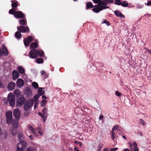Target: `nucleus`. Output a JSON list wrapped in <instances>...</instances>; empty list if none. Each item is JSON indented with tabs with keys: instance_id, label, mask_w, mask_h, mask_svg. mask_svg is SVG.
Instances as JSON below:
<instances>
[{
	"instance_id": "obj_1",
	"label": "nucleus",
	"mask_w": 151,
	"mask_h": 151,
	"mask_svg": "<svg viewBox=\"0 0 151 151\" xmlns=\"http://www.w3.org/2000/svg\"><path fill=\"white\" fill-rule=\"evenodd\" d=\"M113 3V0H103L98 5H97V7L93 8L92 10L94 12L98 13L102 10L109 8V7L106 6L108 4Z\"/></svg>"
},
{
	"instance_id": "obj_2",
	"label": "nucleus",
	"mask_w": 151,
	"mask_h": 151,
	"mask_svg": "<svg viewBox=\"0 0 151 151\" xmlns=\"http://www.w3.org/2000/svg\"><path fill=\"white\" fill-rule=\"evenodd\" d=\"M6 123L8 124H12L13 127L17 128L18 126V122L13 120L12 118V114L11 111L6 112Z\"/></svg>"
},
{
	"instance_id": "obj_3",
	"label": "nucleus",
	"mask_w": 151,
	"mask_h": 151,
	"mask_svg": "<svg viewBox=\"0 0 151 151\" xmlns=\"http://www.w3.org/2000/svg\"><path fill=\"white\" fill-rule=\"evenodd\" d=\"M9 13L11 14H13L14 17L17 18H21L24 17V14L21 11H15L14 9H10Z\"/></svg>"
},
{
	"instance_id": "obj_4",
	"label": "nucleus",
	"mask_w": 151,
	"mask_h": 151,
	"mask_svg": "<svg viewBox=\"0 0 151 151\" xmlns=\"http://www.w3.org/2000/svg\"><path fill=\"white\" fill-rule=\"evenodd\" d=\"M34 101L33 99H29L27 101L24 106V109L25 111L28 110L29 109L32 107L34 104Z\"/></svg>"
},
{
	"instance_id": "obj_5",
	"label": "nucleus",
	"mask_w": 151,
	"mask_h": 151,
	"mask_svg": "<svg viewBox=\"0 0 151 151\" xmlns=\"http://www.w3.org/2000/svg\"><path fill=\"white\" fill-rule=\"evenodd\" d=\"M27 146V143L25 141H22L17 145V151H24Z\"/></svg>"
},
{
	"instance_id": "obj_6",
	"label": "nucleus",
	"mask_w": 151,
	"mask_h": 151,
	"mask_svg": "<svg viewBox=\"0 0 151 151\" xmlns=\"http://www.w3.org/2000/svg\"><path fill=\"white\" fill-rule=\"evenodd\" d=\"M7 99L10 106H14L15 104V97L14 94L11 93H10L8 96Z\"/></svg>"
},
{
	"instance_id": "obj_7",
	"label": "nucleus",
	"mask_w": 151,
	"mask_h": 151,
	"mask_svg": "<svg viewBox=\"0 0 151 151\" xmlns=\"http://www.w3.org/2000/svg\"><path fill=\"white\" fill-rule=\"evenodd\" d=\"M13 115L15 117L17 121L20 119L21 116V111L18 109L16 108L14 109L13 111Z\"/></svg>"
},
{
	"instance_id": "obj_8",
	"label": "nucleus",
	"mask_w": 151,
	"mask_h": 151,
	"mask_svg": "<svg viewBox=\"0 0 151 151\" xmlns=\"http://www.w3.org/2000/svg\"><path fill=\"white\" fill-rule=\"evenodd\" d=\"M3 55L5 56H7L8 55V50L4 46H2L1 49H0V56Z\"/></svg>"
},
{
	"instance_id": "obj_9",
	"label": "nucleus",
	"mask_w": 151,
	"mask_h": 151,
	"mask_svg": "<svg viewBox=\"0 0 151 151\" xmlns=\"http://www.w3.org/2000/svg\"><path fill=\"white\" fill-rule=\"evenodd\" d=\"M25 99V98L23 96L19 97L17 101V106H21L24 104Z\"/></svg>"
},
{
	"instance_id": "obj_10",
	"label": "nucleus",
	"mask_w": 151,
	"mask_h": 151,
	"mask_svg": "<svg viewBox=\"0 0 151 151\" xmlns=\"http://www.w3.org/2000/svg\"><path fill=\"white\" fill-rule=\"evenodd\" d=\"M29 57L32 59L36 58L38 57L36 49H32L30 51Z\"/></svg>"
},
{
	"instance_id": "obj_11",
	"label": "nucleus",
	"mask_w": 151,
	"mask_h": 151,
	"mask_svg": "<svg viewBox=\"0 0 151 151\" xmlns=\"http://www.w3.org/2000/svg\"><path fill=\"white\" fill-rule=\"evenodd\" d=\"M33 37L30 36L24 40V45L26 47H28L30 43L32 41Z\"/></svg>"
},
{
	"instance_id": "obj_12",
	"label": "nucleus",
	"mask_w": 151,
	"mask_h": 151,
	"mask_svg": "<svg viewBox=\"0 0 151 151\" xmlns=\"http://www.w3.org/2000/svg\"><path fill=\"white\" fill-rule=\"evenodd\" d=\"M17 28L18 31H20L24 33L26 31L27 32H29V29L28 26L25 27L24 26H21L17 27Z\"/></svg>"
},
{
	"instance_id": "obj_13",
	"label": "nucleus",
	"mask_w": 151,
	"mask_h": 151,
	"mask_svg": "<svg viewBox=\"0 0 151 151\" xmlns=\"http://www.w3.org/2000/svg\"><path fill=\"white\" fill-rule=\"evenodd\" d=\"M15 83L13 81L10 82L8 84L7 88L9 91H12L15 88Z\"/></svg>"
},
{
	"instance_id": "obj_14",
	"label": "nucleus",
	"mask_w": 151,
	"mask_h": 151,
	"mask_svg": "<svg viewBox=\"0 0 151 151\" xmlns=\"http://www.w3.org/2000/svg\"><path fill=\"white\" fill-rule=\"evenodd\" d=\"M17 85L19 88H21L24 84V82L23 80L21 78H18L17 81Z\"/></svg>"
},
{
	"instance_id": "obj_15",
	"label": "nucleus",
	"mask_w": 151,
	"mask_h": 151,
	"mask_svg": "<svg viewBox=\"0 0 151 151\" xmlns=\"http://www.w3.org/2000/svg\"><path fill=\"white\" fill-rule=\"evenodd\" d=\"M130 147L132 151H138L137 144L136 142H134L133 145L130 144Z\"/></svg>"
},
{
	"instance_id": "obj_16",
	"label": "nucleus",
	"mask_w": 151,
	"mask_h": 151,
	"mask_svg": "<svg viewBox=\"0 0 151 151\" xmlns=\"http://www.w3.org/2000/svg\"><path fill=\"white\" fill-rule=\"evenodd\" d=\"M36 50L37 53L38 57L39 56L40 57H41L44 56V52L42 50H38L37 49Z\"/></svg>"
},
{
	"instance_id": "obj_17",
	"label": "nucleus",
	"mask_w": 151,
	"mask_h": 151,
	"mask_svg": "<svg viewBox=\"0 0 151 151\" xmlns=\"http://www.w3.org/2000/svg\"><path fill=\"white\" fill-rule=\"evenodd\" d=\"M13 78L14 80H16L18 77L19 73L17 71L14 70L13 72Z\"/></svg>"
},
{
	"instance_id": "obj_18",
	"label": "nucleus",
	"mask_w": 151,
	"mask_h": 151,
	"mask_svg": "<svg viewBox=\"0 0 151 151\" xmlns=\"http://www.w3.org/2000/svg\"><path fill=\"white\" fill-rule=\"evenodd\" d=\"M27 127L31 131L32 133L35 136L37 137V134L34 130V128L32 126L30 125H29Z\"/></svg>"
},
{
	"instance_id": "obj_19",
	"label": "nucleus",
	"mask_w": 151,
	"mask_h": 151,
	"mask_svg": "<svg viewBox=\"0 0 151 151\" xmlns=\"http://www.w3.org/2000/svg\"><path fill=\"white\" fill-rule=\"evenodd\" d=\"M114 13L115 15L117 17H121L124 18L125 17L122 14L121 12H120L119 11H114Z\"/></svg>"
},
{
	"instance_id": "obj_20",
	"label": "nucleus",
	"mask_w": 151,
	"mask_h": 151,
	"mask_svg": "<svg viewBox=\"0 0 151 151\" xmlns=\"http://www.w3.org/2000/svg\"><path fill=\"white\" fill-rule=\"evenodd\" d=\"M38 46V44L37 42H32L31 43L29 46V48L30 49H35Z\"/></svg>"
},
{
	"instance_id": "obj_21",
	"label": "nucleus",
	"mask_w": 151,
	"mask_h": 151,
	"mask_svg": "<svg viewBox=\"0 0 151 151\" xmlns=\"http://www.w3.org/2000/svg\"><path fill=\"white\" fill-rule=\"evenodd\" d=\"M38 114L42 117L43 122H45L46 119L47 117H46V116H45V115L44 114L41 112H39Z\"/></svg>"
},
{
	"instance_id": "obj_22",
	"label": "nucleus",
	"mask_w": 151,
	"mask_h": 151,
	"mask_svg": "<svg viewBox=\"0 0 151 151\" xmlns=\"http://www.w3.org/2000/svg\"><path fill=\"white\" fill-rule=\"evenodd\" d=\"M44 89V88H38V93L40 95H42L45 94V91L42 90V89Z\"/></svg>"
},
{
	"instance_id": "obj_23",
	"label": "nucleus",
	"mask_w": 151,
	"mask_h": 151,
	"mask_svg": "<svg viewBox=\"0 0 151 151\" xmlns=\"http://www.w3.org/2000/svg\"><path fill=\"white\" fill-rule=\"evenodd\" d=\"M86 9H87L89 8H92L93 7V5L92 3L90 2H88L86 3Z\"/></svg>"
},
{
	"instance_id": "obj_24",
	"label": "nucleus",
	"mask_w": 151,
	"mask_h": 151,
	"mask_svg": "<svg viewBox=\"0 0 151 151\" xmlns=\"http://www.w3.org/2000/svg\"><path fill=\"white\" fill-rule=\"evenodd\" d=\"M22 36V35L20 32H17L15 33V37L17 39L20 38Z\"/></svg>"
},
{
	"instance_id": "obj_25",
	"label": "nucleus",
	"mask_w": 151,
	"mask_h": 151,
	"mask_svg": "<svg viewBox=\"0 0 151 151\" xmlns=\"http://www.w3.org/2000/svg\"><path fill=\"white\" fill-rule=\"evenodd\" d=\"M26 93L27 95L29 96L32 95V92L31 89L30 88H27L26 91Z\"/></svg>"
},
{
	"instance_id": "obj_26",
	"label": "nucleus",
	"mask_w": 151,
	"mask_h": 151,
	"mask_svg": "<svg viewBox=\"0 0 151 151\" xmlns=\"http://www.w3.org/2000/svg\"><path fill=\"white\" fill-rule=\"evenodd\" d=\"M21 93V92L19 89H16L14 91V94L17 96H19Z\"/></svg>"
},
{
	"instance_id": "obj_27",
	"label": "nucleus",
	"mask_w": 151,
	"mask_h": 151,
	"mask_svg": "<svg viewBox=\"0 0 151 151\" xmlns=\"http://www.w3.org/2000/svg\"><path fill=\"white\" fill-rule=\"evenodd\" d=\"M41 75L44 76V77L45 78H47L48 76V74L47 73H45V72L44 70H42L41 72Z\"/></svg>"
},
{
	"instance_id": "obj_28",
	"label": "nucleus",
	"mask_w": 151,
	"mask_h": 151,
	"mask_svg": "<svg viewBox=\"0 0 151 151\" xmlns=\"http://www.w3.org/2000/svg\"><path fill=\"white\" fill-rule=\"evenodd\" d=\"M35 61L37 63L39 64L42 63L44 62L43 59L40 58H37Z\"/></svg>"
},
{
	"instance_id": "obj_29",
	"label": "nucleus",
	"mask_w": 151,
	"mask_h": 151,
	"mask_svg": "<svg viewBox=\"0 0 151 151\" xmlns=\"http://www.w3.org/2000/svg\"><path fill=\"white\" fill-rule=\"evenodd\" d=\"M47 108H45L43 109L42 110V113L46 116V117H47Z\"/></svg>"
},
{
	"instance_id": "obj_30",
	"label": "nucleus",
	"mask_w": 151,
	"mask_h": 151,
	"mask_svg": "<svg viewBox=\"0 0 151 151\" xmlns=\"http://www.w3.org/2000/svg\"><path fill=\"white\" fill-rule=\"evenodd\" d=\"M18 70L21 73H24V70L22 67H18Z\"/></svg>"
},
{
	"instance_id": "obj_31",
	"label": "nucleus",
	"mask_w": 151,
	"mask_h": 151,
	"mask_svg": "<svg viewBox=\"0 0 151 151\" xmlns=\"http://www.w3.org/2000/svg\"><path fill=\"white\" fill-rule=\"evenodd\" d=\"M32 86L36 89H37L38 88V85L37 83L34 82L32 83Z\"/></svg>"
},
{
	"instance_id": "obj_32",
	"label": "nucleus",
	"mask_w": 151,
	"mask_h": 151,
	"mask_svg": "<svg viewBox=\"0 0 151 151\" xmlns=\"http://www.w3.org/2000/svg\"><path fill=\"white\" fill-rule=\"evenodd\" d=\"M47 102V101L45 99H43L42 100L41 103L40 105L41 106H45L46 103Z\"/></svg>"
},
{
	"instance_id": "obj_33",
	"label": "nucleus",
	"mask_w": 151,
	"mask_h": 151,
	"mask_svg": "<svg viewBox=\"0 0 151 151\" xmlns=\"http://www.w3.org/2000/svg\"><path fill=\"white\" fill-rule=\"evenodd\" d=\"M93 2L95 4H98L97 5H96L95 6V7H97V5H98L99 4L101 3L102 1L101 0H92Z\"/></svg>"
},
{
	"instance_id": "obj_34",
	"label": "nucleus",
	"mask_w": 151,
	"mask_h": 151,
	"mask_svg": "<svg viewBox=\"0 0 151 151\" xmlns=\"http://www.w3.org/2000/svg\"><path fill=\"white\" fill-rule=\"evenodd\" d=\"M11 2H12V6L13 8H15L17 7L18 4L16 2H13L12 1H11Z\"/></svg>"
},
{
	"instance_id": "obj_35",
	"label": "nucleus",
	"mask_w": 151,
	"mask_h": 151,
	"mask_svg": "<svg viewBox=\"0 0 151 151\" xmlns=\"http://www.w3.org/2000/svg\"><path fill=\"white\" fill-rule=\"evenodd\" d=\"M139 123L143 126H145L146 125V123L142 119H140Z\"/></svg>"
},
{
	"instance_id": "obj_36",
	"label": "nucleus",
	"mask_w": 151,
	"mask_h": 151,
	"mask_svg": "<svg viewBox=\"0 0 151 151\" xmlns=\"http://www.w3.org/2000/svg\"><path fill=\"white\" fill-rule=\"evenodd\" d=\"M103 144L101 143L99 144L98 146V150L96 151H100L103 147Z\"/></svg>"
},
{
	"instance_id": "obj_37",
	"label": "nucleus",
	"mask_w": 151,
	"mask_h": 151,
	"mask_svg": "<svg viewBox=\"0 0 151 151\" xmlns=\"http://www.w3.org/2000/svg\"><path fill=\"white\" fill-rule=\"evenodd\" d=\"M26 151H34V149L33 147L30 146L27 148Z\"/></svg>"
},
{
	"instance_id": "obj_38",
	"label": "nucleus",
	"mask_w": 151,
	"mask_h": 151,
	"mask_svg": "<svg viewBox=\"0 0 151 151\" xmlns=\"http://www.w3.org/2000/svg\"><path fill=\"white\" fill-rule=\"evenodd\" d=\"M20 24L22 25H25L26 24V22L25 20L22 19L19 20Z\"/></svg>"
},
{
	"instance_id": "obj_39",
	"label": "nucleus",
	"mask_w": 151,
	"mask_h": 151,
	"mask_svg": "<svg viewBox=\"0 0 151 151\" xmlns=\"http://www.w3.org/2000/svg\"><path fill=\"white\" fill-rule=\"evenodd\" d=\"M115 138V134L114 131L113 130H112L111 131V139H114Z\"/></svg>"
},
{
	"instance_id": "obj_40",
	"label": "nucleus",
	"mask_w": 151,
	"mask_h": 151,
	"mask_svg": "<svg viewBox=\"0 0 151 151\" xmlns=\"http://www.w3.org/2000/svg\"><path fill=\"white\" fill-rule=\"evenodd\" d=\"M114 4L117 5H120L121 4V2L119 0H114Z\"/></svg>"
},
{
	"instance_id": "obj_41",
	"label": "nucleus",
	"mask_w": 151,
	"mask_h": 151,
	"mask_svg": "<svg viewBox=\"0 0 151 151\" xmlns=\"http://www.w3.org/2000/svg\"><path fill=\"white\" fill-rule=\"evenodd\" d=\"M121 4L122 6L124 7H127L128 6V4L126 1L123 2Z\"/></svg>"
},
{
	"instance_id": "obj_42",
	"label": "nucleus",
	"mask_w": 151,
	"mask_h": 151,
	"mask_svg": "<svg viewBox=\"0 0 151 151\" xmlns=\"http://www.w3.org/2000/svg\"><path fill=\"white\" fill-rule=\"evenodd\" d=\"M18 138L20 140H21L23 139V134L22 133L19 134H18Z\"/></svg>"
},
{
	"instance_id": "obj_43",
	"label": "nucleus",
	"mask_w": 151,
	"mask_h": 151,
	"mask_svg": "<svg viewBox=\"0 0 151 151\" xmlns=\"http://www.w3.org/2000/svg\"><path fill=\"white\" fill-rule=\"evenodd\" d=\"M119 128V126L118 125H115L112 128V130L114 131L115 130Z\"/></svg>"
},
{
	"instance_id": "obj_44",
	"label": "nucleus",
	"mask_w": 151,
	"mask_h": 151,
	"mask_svg": "<svg viewBox=\"0 0 151 151\" xmlns=\"http://www.w3.org/2000/svg\"><path fill=\"white\" fill-rule=\"evenodd\" d=\"M115 94L116 96H120L122 95V93H119L117 91L115 92Z\"/></svg>"
},
{
	"instance_id": "obj_45",
	"label": "nucleus",
	"mask_w": 151,
	"mask_h": 151,
	"mask_svg": "<svg viewBox=\"0 0 151 151\" xmlns=\"http://www.w3.org/2000/svg\"><path fill=\"white\" fill-rule=\"evenodd\" d=\"M39 95L37 94L34 96V99L35 100H37L39 98Z\"/></svg>"
},
{
	"instance_id": "obj_46",
	"label": "nucleus",
	"mask_w": 151,
	"mask_h": 151,
	"mask_svg": "<svg viewBox=\"0 0 151 151\" xmlns=\"http://www.w3.org/2000/svg\"><path fill=\"white\" fill-rule=\"evenodd\" d=\"M145 4L146 6H151V0L149 1H148L147 3H145Z\"/></svg>"
},
{
	"instance_id": "obj_47",
	"label": "nucleus",
	"mask_w": 151,
	"mask_h": 151,
	"mask_svg": "<svg viewBox=\"0 0 151 151\" xmlns=\"http://www.w3.org/2000/svg\"><path fill=\"white\" fill-rule=\"evenodd\" d=\"M2 102H3V103L5 104H6L7 103V101L6 99H3Z\"/></svg>"
},
{
	"instance_id": "obj_48",
	"label": "nucleus",
	"mask_w": 151,
	"mask_h": 151,
	"mask_svg": "<svg viewBox=\"0 0 151 151\" xmlns=\"http://www.w3.org/2000/svg\"><path fill=\"white\" fill-rule=\"evenodd\" d=\"M118 150V148L117 147H115L114 148L111 149V151H115Z\"/></svg>"
},
{
	"instance_id": "obj_49",
	"label": "nucleus",
	"mask_w": 151,
	"mask_h": 151,
	"mask_svg": "<svg viewBox=\"0 0 151 151\" xmlns=\"http://www.w3.org/2000/svg\"><path fill=\"white\" fill-rule=\"evenodd\" d=\"M104 116L103 114H101L100 115V116H99V119L100 120H101L103 118H104Z\"/></svg>"
},
{
	"instance_id": "obj_50",
	"label": "nucleus",
	"mask_w": 151,
	"mask_h": 151,
	"mask_svg": "<svg viewBox=\"0 0 151 151\" xmlns=\"http://www.w3.org/2000/svg\"><path fill=\"white\" fill-rule=\"evenodd\" d=\"M37 102H36L35 103L34 106V108L35 109H36L37 108Z\"/></svg>"
},
{
	"instance_id": "obj_51",
	"label": "nucleus",
	"mask_w": 151,
	"mask_h": 151,
	"mask_svg": "<svg viewBox=\"0 0 151 151\" xmlns=\"http://www.w3.org/2000/svg\"><path fill=\"white\" fill-rule=\"evenodd\" d=\"M3 86V85L2 83L0 80V88H2Z\"/></svg>"
},
{
	"instance_id": "obj_52",
	"label": "nucleus",
	"mask_w": 151,
	"mask_h": 151,
	"mask_svg": "<svg viewBox=\"0 0 151 151\" xmlns=\"http://www.w3.org/2000/svg\"><path fill=\"white\" fill-rule=\"evenodd\" d=\"M74 150L75 151H79L78 149L76 147H75Z\"/></svg>"
},
{
	"instance_id": "obj_53",
	"label": "nucleus",
	"mask_w": 151,
	"mask_h": 151,
	"mask_svg": "<svg viewBox=\"0 0 151 151\" xmlns=\"http://www.w3.org/2000/svg\"><path fill=\"white\" fill-rule=\"evenodd\" d=\"M42 98L43 99H45L47 98V97L43 95L42 96Z\"/></svg>"
},
{
	"instance_id": "obj_54",
	"label": "nucleus",
	"mask_w": 151,
	"mask_h": 151,
	"mask_svg": "<svg viewBox=\"0 0 151 151\" xmlns=\"http://www.w3.org/2000/svg\"><path fill=\"white\" fill-rule=\"evenodd\" d=\"M29 137L30 139L31 140H32L33 139V138L32 135H30L29 136Z\"/></svg>"
},
{
	"instance_id": "obj_55",
	"label": "nucleus",
	"mask_w": 151,
	"mask_h": 151,
	"mask_svg": "<svg viewBox=\"0 0 151 151\" xmlns=\"http://www.w3.org/2000/svg\"><path fill=\"white\" fill-rule=\"evenodd\" d=\"M78 144H79L80 146H81L82 145V143L81 142H78Z\"/></svg>"
},
{
	"instance_id": "obj_56",
	"label": "nucleus",
	"mask_w": 151,
	"mask_h": 151,
	"mask_svg": "<svg viewBox=\"0 0 151 151\" xmlns=\"http://www.w3.org/2000/svg\"><path fill=\"white\" fill-rule=\"evenodd\" d=\"M103 151H109L108 149L107 148H105Z\"/></svg>"
},
{
	"instance_id": "obj_57",
	"label": "nucleus",
	"mask_w": 151,
	"mask_h": 151,
	"mask_svg": "<svg viewBox=\"0 0 151 151\" xmlns=\"http://www.w3.org/2000/svg\"><path fill=\"white\" fill-rule=\"evenodd\" d=\"M38 133L40 135H42V132H40L38 131Z\"/></svg>"
},
{
	"instance_id": "obj_58",
	"label": "nucleus",
	"mask_w": 151,
	"mask_h": 151,
	"mask_svg": "<svg viewBox=\"0 0 151 151\" xmlns=\"http://www.w3.org/2000/svg\"><path fill=\"white\" fill-rule=\"evenodd\" d=\"M124 151H130V150L128 149H124Z\"/></svg>"
},
{
	"instance_id": "obj_59",
	"label": "nucleus",
	"mask_w": 151,
	"mask_h": 151,
	"mask_svg": "<svg viewBox=\"0 0 151 151\" xmlns=\"http://www.w3.org/2000/svg\"><path fill=\"white\" fill-rule=\"evenodd\" d=\"M122 137L123 138H124V139H127V138L126 137H125V136H124V135H122Z\"/></svg>"
},
{
	"instance_id": "obj_60",
	"label": "nucleus",
	"mask_w": 151,
	"mask_h": 151,
	"mask_svg": "<svg viewBox=\"0 0 151 151\" xmlns=\"http://www.w3.org/2000/svg\"><path fill=\"white\" fill-rule=\"evenodd\" d=\"M2 133V132L1 130V128H0V135Z\"/></svg>"
},
{
	"instance_id": "obj_61",
	"label": "nucleus",
	"mask_w": 151,
	"mask_h": 151,
	"mask_svg": "<svg viewBox=\"0 0 151 151\" xmlns=\"http://www.w3.org/2000/svg\"><path fill=\"white\" fill-rule=\"evenodd\" d=\"M149 50H149V49H146V51L147 52H148Z\"/></svg>"
},
{
	"instance_id": "obj_62",
	"label": "nucleus",
	"mask_w": 151,
	"mask_h": 151,
	"mask_svg": "<svg viewBox=\"0 0 151 151\" xmlns=\"http://www.w3.org/2000/svg\"><path fill=\"white\" fill-rule=\"evenodd\" d=\"M74 143L76 144L78 143V142L76 140L75 141Z\"/></svg>"
},
{
	"instance_id": "obj_63",
	"label": "nucleus",
	"mask_w": 151,
	"mask_h": 151,
	"mask_svg": "<svg viewBox=\"0 0 151 151\" xmlns=\"http://www.w3.org/2000/svg\"><path fill=\"white\" fill-rule=\"evenodd\" d=\"M148 52H149L151 55V50H150Z\"/></svg>"
},
{
	"instance_id": "obj_64",
	"label": "nucleus",
	"mask_w": 151,
	"mask_h": 151,
	"mask_svg": "<svg viewBox=\"0 0 151 151\" xmlns=\"http://www.w3.org/2000/svg\"><path fill=\"white\" fill-rule=\"evenodd\" d=\"M140 136H142V132H140Z\"/></svg>"
}]
</instances>
